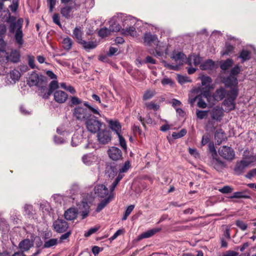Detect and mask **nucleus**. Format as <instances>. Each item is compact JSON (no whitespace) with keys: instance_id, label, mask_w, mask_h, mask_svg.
<instances>
[{"instance_id":"nucleus-1","label":"nucleus","mask_w":256,"mask_h":256,"mask_svg":"<svg viewBox=\"0 0 256 256\" xmlns=\"http://www.w3.org/2000/svg\"><path fill=\"white\" fill-rule=\"evenodd\" d=\"M132 23L135 24L134 18L122 13L117 14L113 16V32L120 31L124 36L134 37L137 32L136 28L132 26Z\"/></svg>"},{"instance_id":"nucleus-2","label":"nucleus","mask_w":256,"mask_h":256,"mask_svg":"<svg viewBox=\"0 0 256 256\" xmlns=\"http://www.w3.org/2000/svg\"><path fill=\"white\" fill-rule=\"evenodd\" d=\"M72 116L76 120L85 121L92 114L101 116L98 108L92 107L88 102H84L82 104L76 106L72 110Z\"/></svg>"},{"instance_id":"nucleus-3","label":"nucleus","mask_w":256,"mask_h":256,"mask_svg":"<svg viewBox=\"0 0 256 256\" xmlns=\"http://www.w3.org/2000/svg\"><path fill=\"white\" fill-rule=\"evenodd\" d=\"M6 22L9 24V32L11 34H15L14 38L16 42L18 44L20 47L24 44L23 40L24 34L22 30L24 20L22 18L16 20V16L9 14L6 18Z\"/></svg>"},{"instance_id":"nucleus-4","label":"nucleus","mask_w":256,"mask_h":256,"mask_svg":"<svg viewBox=\"0 0 256 256\" xmlns=\"http://www.w3.org/2000/svg\"><path fill=\"white\" fill-rule=\"evenodd\" d=\"M83 32L80 28L76 27L72 32V37L76 41L82 46L86 52L96 48L98 46V42L95 40L86 42L82 39Z\"/></svg>"},{"instance_id":"nucleus-5","label":"nucleus","mask_w":256,"mask_h":256,"mask_svg":"<svg viewBox=\"0 0 256 256\" xmlns=\"http://www.w3.org/2000/svg\"><path fill=\"white\" fill-rule=\"evenodd\" d=\"M238 96V90L237 88H232L230 90L228 91V98L225 99L222 104L226 106V112H229L235 108V100Z\"/></svg>"},{"instance_id":"nucleus-6","label":"nucleus","mask_w":256,"mask_h":256,"mask_svg":"<svg viewBox=\"0 0 256 256\" xmlns=\"http://www.w3.org/2000/svg\"><path fill=\"white\" fill-rule=\"evenodd\" d=\"M84 122L87 130L92 134L98 132L103 124V123L96 116L92 114Z\"/></svg>"},{"instance_id":"nucleus-7","label":"nucleus","mask_w":256,"mask_h":256,"mask_svg":"<svg viewBox=\"0 0 256 256\" xmlns=\"http://www.w3.org/2000/svg\"><path fill=\"white\" fill-rule=\"evenodd\" d=\"M186 58V56L183 52H178L176 54H173L172 56H171V58L174 60L176 64L174 66L172 64H170L164 60H162V63L164 64V67L168 68L170 70H178L179 66H182L184 63V60Z\"/></svg>"},{"instance_id":"nucleus-8","label":"nucleus","mask_w":256,"mask_h":256,"mask_svg":"<svg viewBox=\"0 0 256 256\" xmlns=\"http://www.w3.org/2000/svg\"><path fill=\"white\" fill-rule=\"evenodd\" d=\"M48 82V78L46 76L40 74L38 75L35 72H33L27 80V84L30 86H38L46 84Z\"/></svg>"},{"instance_id":"nucleus-9","label":"nucleus","mask_w":256,"mask_h":256,"mask_svg":"<svg viewBox=\"0 0 256 256\" xmlns=\"http://www.w3.org/2000/svg\"><path fill=\"white\" fill-rule=\"evenodd\" d=\"M108 124V128L100 130L97 134L98 140L100 144H106L111 140L112 134L110 129H112V120H109Z\"/></svg>"},{"instance_id":"nucleus-10","label":"nucleus","mask_w":256,"mask_h":256,"mask_svg":"<svg viewBox=\"0 0 256 256\" xmlns=\"http://www.w3.org/2000/svg\"><path fill=\"white\" fill-rule=\"evenodd\" d=\"M80 6L76 2H70L69 4L64 5L60 8V14L66 19H70L73 17L74 12L80 7Z\"/></svg>"},{"instance_id":"nucleus-11","label":"nucleus","mask_w":256,"mask_h":256,"mask_svg":"<svg viewBox=\"0 0 256 256\" xmlns=\"http://www.w3.org/2000/svg\"><path fill=\"white\" fill-rule=\"evenodd\" d=\"M113 132L117 134L120 146L124 150H126V141L122 134V125L117 120H113Z\"/></svg>"},{"instance_id":"nucleus-12","label":"nucleus","mask_w":256,"mask_h":256,"mask_svg":"<svg viewBox=\"0 0 256 256\" xmlns=\"http://www.w3.org/2000/svg\"><path fill=\"white\" fill-rule=\"evenodd\" d=\"M218 153L222 157L228 160H232L235 156L234 150L230 147L225 146L219 148Z\"/></svg>"},{"instance_id":"nucleus-13","label":"nucleus","mask_w":256,"mask_h":256,"mask_svg":"<svg viewBox=\"0 0 256 256\" xmlns=\"http://www.w3.org/2000/svg\"><path fill=\"white\" fill-rule=\"evenodd\" d=\"M54 230L58 233L66 232L69 228L68 223L62 219L58 218L52 224Z\"/></svg>"},{"instance_id":"nucleus-14","label":"nucleus","mask_w":256,"mask_h":256,"mask_svg":"<svg viewBox=\"0 0 256 256\" xmlns=\"http://www.w3.org/2000/svg\"><path fill=\"white\" fill-rule=\"evenodd\" d=\"M53 198L56 208L64 206V208L68 207V208H73L70 206V198L63 197L60 195L56 194L54 196Z\"/></svg>"},{"instance_id":"nucleus-15","label":"nucleus","mask_w":256,"mask_h":256,"mask_svg":"<svg viewBox=\"0 0 256 256\" xmlns=\"http://www.w3.org/2000/svg\"><path fill=\"white\" fill-rule=\"evenodd\" d=\"M20 53L19 51L16 50H12L10 54H8L6 52V56H3V58H2V60H4L5 58L6 60L8 62H10L13 63H17L19 62L20 60Z\"/></svg>"},{"instance_id":"nucleus-16","label":"nucleus","mask_w":256,"mask_h":256,"mask_svg":"<svg viewBox=\"0 0 256 256\" xmlns=\"http://www.w3.org/2000/svg\"><path fill=\"white\" fill-rule=\"evenodd\" d=\"M210 114L212 120L220 122L224 116V110L222 107L216 106L210 111Z\"/></svg>"},{"instance_id":"nucleus-17","label":"nucleus","mask_w":256,"mask_h":256,"mask_svg":"<svg viewBox=\"0 0 256 256\" xmlns=\"http://www.w3.org/2000/svg\"><path fill=\"white\" fill-rule=\"evenodd\" d=\"M250 163V162L246 160H242L240 162H236L234 169V174L236 175H240L243 174Z\"/></svg>"},{"instance_id":"nucleus-18","label":"nucleus","mask_w":256,"mask_h":256,"mask_svg":"<svg viewBox=\"0 0 256 256\" xmlns=\"http://www.w3.org/2000/svg\"><path fill=\"white\" fill-rule=\"evenodd\" d=\"M94 190L95 194L98 197L104 198L108 195V190L104 184H100L96 186Z\"/></svg>"},{"instance_id":"nucleus-19","label":"nucleus","mask_w":256,"mask_h":256,"mask_svg":"<svg viewBox=\"0 0 256 256\" xmlns=\"http://www.w3.org/2000/svg\"><path fill=\"white\" fill-rule=\"evenodd\" d=\"M54 100L58 104L64 103L68 98V94L62 90H56L54 94Z\"/></svg>"},{"instance_id":"nucleus-20","label":"nucleus","mask_w":256,"mask_h":256,"mask_svg":"<svg viewBox=\"0 0 256 256\" xmlns=\"http://www.w3.org/2000/svg\"><path fill=\"white\" fill-rule=\"evenodd\" d=\"M93 198L91 194H87L83 196L82 200L77 204L78 208H90L92 202Z\"/></svg>"},{"instance_id":"nucleus-21","label":"nucleus","mask_w":256,"mask_h":256,"mask_svg":"<svg viewBox=\"0 0 256 256\" xmlns=\"http://www.w3.org/2000/svg\"><path fill=\"white\" fill-rule=\"evenodd\" d=\"M210 164L218 172H221L226 166L224 162L220 160L219 158H216V156L212 158L210 160Z\"/></svg>"},{"instance_id":"nucleus-22","label":"nucleus","mask_w":256,"mask_h":256,"mask_svg":"<svg viewBox=\"0 0 256 256\" xmlns=\"http://www.w3.org/2000/svg\"><path fill=\"white\" fill-rule=\"evenodd\" d=\"M222 82L227 88H232L233 86V88H236V86L238 84L236 78L230 75L224 78Z\"/></svg>"},{"instance_id":"nucleus-23","label":"nucleus","mask_w":256,"mask_h":256,"mask_svg":"<svg viewBox=\"0 0 256 256\" xmlns=\"http://www.w3.org/2000/svg\"><path fill=\"white\" fill-rule=\"evenodd\" d=\"M227 94L228 91H226L224 88L220 87L216 90L215 92L213 94L212 97L216 101L219 102L223 100L226 96H227Z\"/></svg>"},{"instance_id":"nucleus-24","label":"nucleus","mask_w":256,"mask_h":256,"mask_svg":"<svg viewBox=\"0 0 256 256\" xmlns=\"http://www.w3.org/2000/svg\"><path fill=\"white\" fill-rule=\"evenodd\" d=\"M217 68L218 66L216 65L214 62L210 59L206 60L200 65V68L204 70H214Z\"/></svg>"},{"instance_id":"nucleus-25","label":"nucleus","mask_w":256,"mask_h":256,"mask_svg":"<svg viewBox=\"0 0 256 256\" xmlns=\"http://www.w3.org/2000/svg\"><path fill=\"white\" fill-rule=\"evenodd\" d=\"M250 198V190L246 189L241 192H235L233 195L230 196L232 198Z\"/></svg>"},{"instance_id":"nucleus-26","label":"nucleus","mask_w":256,"mask_h":256,"mask_svg":"<svg viewBox=\"0 0 256 256\" xmlns=\"http://www.w3.org/2000/svg\"><path fill=\"white\" fill-rule=\"evenodd\" d=\"M78 214V209H67L64 212V216L66 220H72L77 217Z\"/></svg>"},{"instance_id":"nucleus-27","label":"nucleus","mask_w":256,"mask_h":256,"mask_svg":"<svg viewBox=\"0 0 256 256\" xmlns=\"http://www.w3.org/2000/svg\"><path fill=\"white\" fill-rule=\"evenodd\" d=\"M144 42L148 45L150 44L152 42L157 41L158 37L156 34H152L150 32H146L143 36Z\"/></svg>"},{"instance_id":"nucleus-28","label":"nucleus","mask_w":256,"mask_h":256,"mask_svg":"<svg viewBox=\"0 0 256 256\" xmlns=\"http://www.w3.org/2000/svg\"><path fill=\"white\" fill-rule=\"evenodd\" d=\"M33 246V243L28 239H25L19 244L18 246L22 252L28 251Z\"/></svg>"},{"instance_id":"nucleus-29","label":"nucleus","mask_w":256,"mask_h":256,"mask_svg":"<svg viewBox=\"0 0 256 256\" xmlns=\"http://www.w3.org/2000/svg\"><path fill=\"white\" fill-rule=\"evenodd\" d=\"M160 228H156L148 230L146 232H143L141 234H140L138 236V240H142V238H150L154 235L157 232L160 231Z\"/></svg>"},{"instance_id":"nucleus-30","label":"nucleus","mask_w":256,"mask_h":256,"mask_svg":"<svg viewBox=\"0 0 256 256\" xmlns=\"http://www.w3.org/2000/svg\"><path fill=\"white\" fill-rule=\"evenodd\" d=\"M58 88V82L57 80H53L49 84V88L48 92L45 94V98H49L52 93Z\"/></svg>"},{"instance_id":"nucleus-31","label":"nucleus","mask_w":256,"mask_h":256,"mask_svg":"<svg viewBox=\"0 0 256 256\" xmlns=\"http://www.w3.org/2000/svg\"><path fill=\"white\" fill-rule=\"evenodd\" d=\"M234 63L233 60L231 58H228L226 60L220 62V68L223 70H226L232 67Z\"/></svg>"},{"instance_id":"nucleus-32","label":"nucleus","mask_w":256,"mask_h":256,"mask_svg":"<svg viewBox=\"0 0 256 256\" xmlns=\"http://www.w3.org/2000/svg\"><path fill=\"white\" fill-rule=\"evenodd\" d=\"M238 58L242 59V62H244L250 59L251 52L248 50H242L240 52Z\"/></svg>"},{"instance_id":"nucleus-33","label":"nucleus","mask_w":256,"mask_h":256,"mask_svg":"<svg viewBox=\"0 0 256 256\" xmlns=\"http://www.w3.org/2000/svg\"><path fill=\"white\" fill-rule=\"evenodd\" d=\"M73 42L69 37L64 38L62 42V46L65 50L68 51L72 48Z\"/></svg>"},{"instance_id":"nucleus-34","label":"nucleus","mask_w":256,"mask_h":256,"mask_svg":"<svg viewBox=\"0 0 256 256\" xmlns=\"http://www.w3.org/2000/svg\"><path fill=\"white\" fill-rule=\"evenodd\" d=\"M234 46H232L230 43L226 42L225 44L224 48L222 52V55H229L234 50Z\"/></svg>"},{"instance_id":"nucleus-35","label":"nucleus","mask_w":256,"mask_h":256,"mask_svg":"<svg viewBox=\"0 0 256 256\" xmlns=\"http://www.w3.org/2000/svg\"><path fill=\"white\" fill-rule=\"evenodd\" d=\"M58 240L57 238H50L44 241L43 246L44 248H50L53 246L57 245L58 244Z\"/></svg>"},{"instance_id":"nucleus-36","label":"nucleus","mask_w":256,"mask_h":256,"mask_svg":"<svg viewBox=\"0 0 256 256\" xmlns=\"http://www.w3.org/2000/svg\"><path fill=\"white\" fill-rule=\"evenodd\" d=\"M46 84H43L40 86H38V91L40 92V95L44 99H48L49 98H45V94H46L48 92V88L46 86Z\"/></svg>"},{"instance_id":"nucleus-37","label":"nucleus","mask_w":256,"mask_h":256,"mask_svg":"<svg viewBox=\"0 0 256 256\" xmlns=\"http://www.w3.org/2000/svg\"><path fill=\"white\" fill-rule=\"evenodd\" d=\"M122 158V152L120 149L113 146V160H118Z\"/></svg>"},{"instance_id":"nucleus-38","label":"nucleus","mask_w":256,"mask_h":256,"mask_svg":"<svg viewBox=\"0 0 256 256\" xmlns=\"http://www.w3.org/2000/svg\"><path fill=\"white\" fill-rule=\"evenodd\" d=\"M70 107L72 108L74 106H78L82 104L84 102L75 96H70Z\"/></svg>"},{"instance_id":"nucleus-39","label":"nucleus","mask_w":256,"mask_h":256,"mask_svg":"<svg viewBox=\"0 0 256 256\" xmlns=\"http://www.w3.org/2000/svg\"><path fill=\"white\" fill-rule=\"evenodd\" d=\"M110 194L108 195V196L102 200L100 204H98L97 208H104V206H106V204L110 202V199L111 198L112 196V187L110 186Z\"/></svg>"},{"instance_id":"nucleus-40","label":"nucleus","mask_w":256,"mask_h":256,"mask_svg":"<svg viewBox=\"0 0 256 256\" xmlns=\"http://www.w3.org/2000/svg\"><path fill=\"white\" fill-rule=\"evenodd\" d=\"M110 30L106 28H101L98 32V36L102 38H104L110 34Z\"/></svg>"},{"instance_id":"nucleus-41","label":"nucleus","mask_w":256,"mask_h":256,"mask_svg":"<svg viewBox=\"0 0 256 256\" xmlns=\"http://www.w3.org/2000/svg\"><path fill=\"white\" fill-rule=\"evenodd\" d=\"M214 138L217 140L218 143L220 144L224 138V132H222V130L220 131H217L214 134Z\"/></svg>"},{"instance_id":"nucleus-42","label":"nucleus","mask_w":256,"mask_h":256,"mask_svg":"<svg viewBox=\"0 0 256 256\" xmlns=\"http://www.w3.org/2000/svg\"><path fill=\"white\" fill-rule=\"evenodd\" d=\"M130 167V162L128 160L126 161L118 170V172L122 174L126 172Z\"/></svg>"},{"instance_id":"nucleus-43","label":"nucleus","mask_w":256,"mask_h":256,"mask_svg":"<svg viewBox=\"0 0 256 256\" xmlns=\"http://www.w3.org/2000/svg\"><path fill=\"white\" fill-rule=\"evenodd\" d=\"M202 86H209L212 82V78L208 76H203L201 78Z\"/></svg>"},{"instance_id":"nucleus-44","label":"nucleus","mask_w":256,"mask_h":256,"mask_svg":"<svg viewBox=\"0 0 256 256\" xmlns=\"http://www.w3.org/2000/svg\"><path fill=\"white\" fill-rule=\"evenodd\" d=\"M20 76V74L18 70H14L10 72V78L14 81L18 80Z\"/></svg>"},{"instance_id":"nucleus-45","label":"nucleus","mask_w":256,"mask_h":256,"mask_svg":"<svg viewBox=\"0 0 256 256\" xmlns=\"http://www.w3.org/2000/svg\"><path fill=\"white\" fill-rule=\"evenodd\" d=\"M186 134V130L185 129H182L178 132H172V137L174 139L179 138L185 136Z\"/></svg>"},{"instance_id":"nucleus-46","label":"nucleus","mask_w":256,"mask_h":256,"mask_svg":"<svg viewBox=\"0 0 256 256\" xmlns=\"http://www.w3.org/2000/svg\"><path fill=\"white\" fill-rule=\"evenodd\" d=\"M6 51L4 48V40L2 38H0V62L2 61L1 58H3V56H6Z\"/></svg>"},{"instance_id":"nucleus-47","label":"nucleus","mask_w":256,"mask_h":256,"mask_svg":"<svg viewBox=\"0 0 256 256\" xmlns=\"http://www.w3.org/2000/svg\"><path fill=\"white\" fill-rule=\"evenodd\" d=\"M208 112V110H197L196 112V116L200 120L204 119L207 116Z\"/></svg>"},{"instance_id":"nucleus-48","label":"nucleus","mask_w":256,"mask_h":256,"mask_svg":"<svg viewBox=\"0 0 256 256\" xmlns=\"http://www.w3.org/2000/svg\"><path fill=\"white\" fill-rule=\"evenodd\" d=\"M208 148L210 152L212 154V158L216 156H217V153L214 145L212 142H210L208 144Z\"/></svg>"},{"instance_id":"nucleus-49","label":"nucleus","mask_w":256,"mask_h":256,"mask_svg":"<svg viewBox=\"0 0 256 256\" xmlns=\"http://www.w3.org/2000/svg\"><path fill=\"white\" fill-rule=\"evenodd\" d=\"M100 228V226H94L90 228L87 232H86L84 236L86 237H88L92 234L96 233Z\"/></svg>"},{"instance_id":"nucleus-50","label":"nucleus","mask_w":256,"mask_h":256,"mask_svg":"<svg viewBox=\"0 0 256 256\" xmlns=\"http://www.w3.org/2000/svg\"><path fill=\"white\" fill-rule=\"evenodd\" d=\"M155 94V92L153 90H146L144 96H143V100H148L151 98Z\"/></svg>"},{"instance_id":"nucleus-51","label":"nucleus","mask_w":256,"mask_h":256,"mask_svg":"<svg viewBox=\"0 0 256 256\" xmlns=\"http://www.w3.org/2000/svg\"><path fill=\"white\" fill-rule=\"evenodd\" d=\"M236 224L237 226H238L241 230L244 231L246 230L248 228V225L244 222L238 220L236 222Z\"/></svg>"},{"instance_id":"nucleus-52","label":"nucleus","mask_w":256,"mask_h":256,"mask_svg":"<svg viewBox=\"0 0 256 256\" xmlns=\"http://www.w3.org/2000/svg\"><path fill=\"white\" fill-rule=\"evenodd\" d=\"M198 103H197V106L198 107L202 108H204L207 106V104L204 102V100L202 99V96L201 95H199L198 98Z\"/></svg>"},{"instance_id":"nucleus-53","label":"nucleus","mask_w":256,"mask_h":256,"mask_svg":"<svg viewBox=\"0 0 256 256\" xmlns=\"http://www.w3.org/2000/svg\"><path fill=\"white\" fill-rule=\"evenodd\" d=\"M192 64L196 66L200 64L201 58L195 54H192Z\"/></svg>"},{"instance_id":"nucleus-54","label":"nucleus","mask_w":256,"mask_h":256,"mask_svg":"<svg viewBox=\"0 0 256 256\" xmlns=\"http://www.w3.org/2000/svg\"><path fill=\"white\" fill-rule=\"evenodd\" d=\"M124 176V174H120L118 172V176H116L114 181L113 182V190H114L116 186L119 183L120 180L123 178Z\"/></svg>"},{"instance_id":"nucleus-55","label":"nucleus","mask_w":256,"mask_h":256,"mask_svg":"<svg viewBox=\"0 0 256 256\" xmlns=\"http://www.w3.org/2000/svg\"><path fill=\"white\" fill-rule=\"evenodd\" d=\"M232 188L230 186H226L219 189V191L222 194H228L232 191Z\"/></svg>"},{"instance_id":"nucleus-56","label":"nucleus","mask_w":256,"mask_h":256,"mask_svg":"<svg viewBox=\"0 0 256 256\" xmlns=\"http://www.w3.org/2000/svg\"><path fill=\"white\" fill-rule=\"evenodd\" d=\"M52 20L54 24L58 25L60 28L62 27V24L60 22V18L58 14L55 13L52 16Z\"/></svg>"},{"instance_id":"nucleus-57","label":"nucleus","mask_w":256,"mask_h":256,"mask_svg":"<svg viewBox=\"0 0 256 256\" xmlns=\"http://www.w3.org/2000/svg\"><path fill=\"white\" fill-rule=\"evenodd\" d=\"M82 160L83 162L88 165L90 164L92 162V157L90 154L84 155L82 158Z\"/></svg>"},{"instance_id":"nucleus-58","label":"nucleus","mask_w":256,"mask_h":256,"mask_svg":"<svg viewBox=\"0 0 256 256\" xmlns=\"http://www.w3.org/2000/svg\"><path fill=\"white\" fill-rule=\"evenodd\" d=\"M240 72V67L236 65L234 66L230 70V75L232 76L238 74Z\"/></svg>"},{"instance_id":"nucleus-59","label":"nucleus","mask_w":256,"mask_h":256,"mask_svg":"<svg viewBox=\"0 0 256 256\" xmlns=\"http://www.w3.org/2000/svg\"><path fill=\"white\" fill-rule=\"evenodd\" d=\"M49 8V12H52L56 4V0H47Z\"/></svg>"},{"instance_id":"nucleus-60","label":"nucleus","mask_w":256,"mask_h":256,"mask_svg":"<svg viewBox=\"0 0 256 256\" xmlns=\"http://www.w3.org/2000/svg\"><path fill=\"white\" fill-rule=\"evenodd\" d=\"M178 80L180 84H184L186 82H190V80H188V78L181 75L178 76Z\"/></svg>"},{"instance_id":"nucleus-61","label":"nucleus","mask_w":256,"mask_h":256,"mask_svg":"<svg viewBox=\"0 0 256 256\" xmlns=\"http://www.w3.org/2000/svg\"><path fill=\"white\" fill-rule=\"evenodd\" d=\"M146 108L150 110H158L159 108V106L152 102L146 104Z\"/></svg>"},{"instance_id":"nucleus-62","label":"nucleus","mask_w":256,"mask_h":256,"mask_svg":"<svg viewBox=\"0 0 256 256\" xmlns=\"http://www.w3.org/2000/svg\"><path fill=\"white\" fill-rule=\"evenodd\" d=\"M105 172L106 174H108V176L110 177V175L112 174V164L111 163H108L106 164Z\"/></svg>"},{"instance_id":"nucleus-63","label":"nucleus","mask_w":256,"mask_h":256,"mask_svg":"<svg viewBox=\"0 0 256 256\" xmlns=\"http://www.w3.org/2000/svg\"><path fill=\"white\" fill-rule=\"evenodd\" d=\"M72 234V231L71 230H67L66 233L62 234L60 238V242H62L63 240H66Z\"/></svg>"},{"instance_id":"nucleus-64","label":"nucleus","mask_w":256,"mask_h":256,"mask_svg":"<svg viewBox=\"0 0 256 256\" xmlns=\"http://www.w3.org/2000/svg\"><path fill=\"white\" fill-rule=\"evenodd\" d=\"M238 254L233 250H228L222 256H238Z\"/></svg>"}]
</instances>
